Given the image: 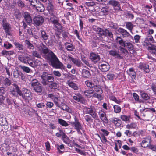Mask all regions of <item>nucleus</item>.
I'll use <instances>...</instances> for the list:
<instances>
[{"label":"nucleus","instance_id":"obj_16","mask_svg":"<svg viewBox=\"0 0 156 156\" xmlns=\"http://www.w3.org/2000/svg\"><path fill=\"white\" fill-rule=\"evenodd\" d=\"M69 58L74 65L78 67H81L83 65L81 61L79 59L74 58L71 56H69Z\"/></svg>","mask_w":156,"mask_h":156},{"label":"nucleus","instance_id":"obj_3","mask_svg":"<svg viewBox=\"0 0 156 156\" xmlns=\"http://www.w3.org/2000/svg\"><path fill=\"white\" fill-rule=\"evenodd\" d=\"M74 122H70V123L74 129L76 130L78 134L82 135L83 133L84 132V126L79 122L78 119L76 116L74 117Z\"/></svg>","mask_w":156,"mask_h":156},{"label":"nucleus","instance_id":"obj_59","mask_svg":"<svg viewBox=\"0 0 156 156\" xmlns=\"http://www.w3.org/2000/svg\"><path fill=\"white\" fill-rule=\"evenodd\" d=\"M53 74V75L55 76H56L57 77H60L61 75V73L59 72V71L57 70L55 71L54 70L52 72Z\"/></svg>","mask_w":156,"mask_h":156},{"label":"nucleus","instance_id":"obj_38","mask_svg":"<svg viewBox=\"0 0 156 156\" xmlns=\"http://www.w3.org/2000/svg\"><path fill=\"white\" fill-rule=\"evenodd\" d=\"M140 94L142 98L144 99L147 100L150 98V97L148 94L143 91H141L140 92Z\"/></svg>","mask_w":156,"mask_h":156},{"label":"nucleus","instance_id":"obj_49","mask_svg":"<svg viewBox=\"0 0 156 156\" xmlns=\"http://www.w3.org/2000/svg\"><path fill=\"white\" fill-rule=\"evenodd\" d=\"M64 147L63 144L58 146L57 149L59 154H62L64 152V151L62 150H64Z\"/></svg>","mask_w":156,"mask_h":156},{"label":"nucleus","instance_id":"obj_29","mask_svg":"<svg viewBox=\"0 0 156 156\" xmlns=\"http://www.w3.org/2000/svg\"><path fill=\"white\" fill-rule=\"evenodd\" d=\"M67 84L69 86L75 90H77L78 87L77 85L72 81L68 82Z\"/></svg>","mask_w":156,"mask_h":156},{"label":"nucleus","instance_id":"obj_42","mask_svg":"<svg viewBox=\"0 0 156 156\" xmlns=\"http://www.w3.org/2000/svg\"><path fill=\"white\" fill-rule=\"evenodd\" d=\"M40 53L37 51H33L32 52V55L33 56L35 57L40 58L41 57V54L42 55V54H41L40 51Z\"/></svg>","mask_w":156,"mask_h":156},{"label":"nucleus","instance_id":"obj_33","mask_svg":"<svg viewBox=\"0 0 156 156\" xmlns=\"http://www.w3.org/2000/svg\"><path fill=\"white\" fill-rule=\"evenodd\" d=\"M93 88L94 89V91H95L98 93H103V90L100 86L95 85Z\"/></svg>","mask_w":156,"mask_h":156},{"label":"nucleus","instance_id":"obj_23","mask_svg":"<svg viewBox=\"0 0 156 156\" xmlns=\"http://www.w3.org/2000/svg\"><path fill=\"white\" fill-rule=\"evenodd\" d=\"M108 4L110 5L113 6L114 7H118L119 9L121 10V9L120 7V4L117 1L114 0H110L108 2Z\"/></svg>","mask_w":156,"mask_h":156},{"label":"nucleus","instance_id":"obj_26","mask_svg":"<svg viewBox=\"0 0 156 156\" xmlns=\"http://www.w3.org/2000/svg\"><path fill=\"white\" fill-rule=\"evenodd\" d=\"M151 46H148L147 49L149 51V52L152 54H156V46L154 45L150 44Z\"/></svg>","mask_w":156,"mask_h":156},{"label":"nucleus","instance_id":"obj_27","mask_svg":"<svg viewBox=\"0 0 156 156\" xmlns=\"http://www.w3.org/2000/svg\"><path fill=\"white\" fill-rule=\"evenodd\" d=\"M41 35L42 37V39L44 41H46L48 39V35L46 33L45 31L41 30Z\"/></svg>","mask_w":156,"mask_h":156},{"label":"nucleus","instance_id":"obj_56","mask_svg":"<svg viewBox=\"0 0 156 156\" xmlns=\"http://www.w3.org/2000/svg\"><path fill=\"white\" fill-rule=\"evenodd\" d=\"M66 9L68 10H73L74 8L73 7V4L70 3H68L66 4Z\"/></svg>","mask_w":156,"mask_h":156},{"label":"nucleus","instance_id":"obj_15","mask_svg":"<svg viewBox=\"0 0 156 156\" xmlns=\"http://www.w3.org/2000/svg\"><path fill=\"white\" fill-rule=\"evenodd\" d=\"M90 59L93 62L96 63L100 60V57L98 55L92 52L90 53Z\"/></svg>","mask_w":156,"mask_h":156},{"label":"nucleus","instance_id":"obj_43","mask_svg":"<svg viewBox=\"0 0 156 156\" xmlns=\"http://www.w3.org/2000/svg\"><path fill=\"white\" fill-rule=\"evenodd\" d=\"M14 44L16 48L20 50H23V46L18 42H14Z\"/></svg>","mask_w":156,"mask_h":156},{"label":"nucleus","instance_id":"obj_18","mask_svg":"<svg viewBox=\"0 0 156 156\" xmlns=\"http://www.w3.org/2000/svg\"><path fill=\"white\" fill-rule=\"evenodd\" d=\"M109 121L113 123L116 126L119 127L122 124V121L117 118L113 117L109 119Z\"/></svg>","mask_w":156,"mask_h":156},{"label":"nucleus","instance_id":"obj_64","mask_svg":"<svg viewBox=\"0 0 156 156\" xmlns=\"http://www.w3.org/2000/svg\"><path fill=\"white\" fill-rule=\"evenodd\" d=\"M18 6L21 8H22L24 6V4L21 0H19L17 2Z\"/></svg>","mask_w":156,"mask_h":156},{"label":"nucleus","instance_id":"obj_52","mask_svg":"<svg viewBox=\"0 0 156 156\" xmlns=\"http://www.w3.org/2000/svg\"><path fill=\"white\" fill-rule=\"evenodd\" d=\"M81 59L82 62L87 66H89L90 64L87 61V57H85L84 55H81Z\"/></svg>","mask_w":156,"mask_h":156},{"label":"nucleus","instance_id":"obj_20","mask_svg":"<svg viewBox=\"0 0 156 156\" xmlns=\"http://www.w3.org/2000/svg\"><path fill=\"white\" fill-rule=\"evenodd\" d=\"M23 15L24 18L26 22L27 23H30L32 22V18L30 14L27 12H24L23 14Z\"/></svg>","mask_w":156,"mask_h":156},{"label":"nucleus","instance_id":"obj_10","mask_svg":"<svg viewBox=\"0 0 156 156\" xmlns=\"http://www.w3.org/2000/svg\"><path fill=\"white\" fill-rule=\"evenodd\" d=\"M21 96L25 100L29 101L32 99L31 92L28 90L27 89L24 90L23 93L21 91Z\"/></svg>","mask_w":156,"mask_h":156},{"label":"nucleus","instance_id":"obj_61","mask_svg":"<svg viewBox=\"0 0 156 156\" xmlns=\"http://www.w3.org/2000/svg\"><path fill=\"white\" fill-rule=\"evenodd\" d=\"M140 38V36L138 35H136L134 37V39L136 43L139 42V40Z\"/></svg>","mask_w":156,"mask_h":156},{"label":"nucleus","instance_id":"obj_1","mask_svg":"<svg viewBox=\"0 0 156 156\" xmlns=\"http://www.w3.org/2000/svg\"><path fill=\"white\" fill-rule=\"evenodd\" d=\"M37 48L38 51L42 54L43 57L51 62L53 67L59 69L63 66V64L59 61L55 53L43 43H41Z\"/></svg>","mask_w":156,"mask_h":156},{"label":"nucleus","instance_id":"obj_48","mask_svg":"<svg viewBox=\"0 0 156 156\" xmlns=\"http://www.w3.org/2000/svg\"><path fill=\"white\" fill-rule=\"evenodd\" d=\"M84 119L87 122L90 123L91 122H93V119L89 115H86L84 116Z\"/></svg>","mask_w":156,"mask_h":156},{"label":"nucleus","instance_id":"obj_21","mask_svg":"<svg viewBox=\"0 0 156 156\" xmlns=\"http://www.w3.org/2000/svg\"><path fill=\"white\" fill-rule=\"evenodd\" d=\"M118 32L121 33L124 37H127L131 36L130 34L126 30L122 28H119L118 30Z\"/></svg>","mask_w":156,"mask_h":156},{"label":"nucleus","instance_id":"obj_46","mask_svg":"<svg viewBox=\"0 0 156 156\" xmlns=\"http://www.w3.org/2000/svg\"><path fill=\"white\" fill-rule=\"evenodd\" d=\"M36 9L39 12H42L44 10V6L42 4H40L38 6H36Z\"/></svg>","mask_w":156,"mask_h":156},{"label":"nucleus","instance_id":"obj_47","mask_svg":"<svg viewBox=\"0 0 156 156\" xmlns=\"http://www.w3.org/2000/svg\"><path fill=\"white\" fill-rule=\"evenodd\" d=\"M147 147H148L149 149L153 151H156V145L151 144L150 141H149V143L147 144Z\"/></svg>","mask_w":156,"mask_h":156},{"label":"nucleus","instance_id":"obj_28","mask_svg":"<svg viewBox=\"0 0 156 156\" xmlns=\"http://www.w3.org/2000/svg\"><path fill=\"white\" fill-rule=\"evenodd\" d=\"M2 83L5 86H10L11 84V81L8 78L6 77L2 81Z\"/></svg>","mask_w":156,"mask_h":156},{"label":"nucleus","instance_id":"obj_13","mask_svg":"<svg viewBox=\"0 0 156 156\" xmlns=\"http://www.w3.org/2000/svg\"><path fill=\"white\" fill-rule=\"evenodd\" d=\"M14 88L13 90L11 91V94L15 97H17L18 94L21 96V91L17 85L14 84Z\"/></svg>","mask_w":156,"mask_h":156},{"label":"nucleus","instance_id":"obj_63","mask_svg":"<svg viewBox=\"0 0 156 156\" xmlns=\"http://www.w3.org/2000/svg\"><path fill=\"white\" fill-rule=\"evenodd\" d=\"M4 46L6 49H9L12 47V45L10 43L4 44Z\"/></svg>","mask_w":156,"mask_h":156},{"label":"nucleus","instance_id":"obj_12","mask_svg":"<svg viewBox=\"0 0 156 156\" xmlns=\"http://www.w3.org/2000/svg\"><path fill=\"white\" fill-rule=\"evenodd\" d=\"M73 98L76 101L80 102L83 104L86 105L87 103L86 101L80 94H75V95L73 96Z\"/></svg>","mask_w":156,"mask_h":156},{"label":"nucleus","instance_id":"obj_17","mask_svg":"<svg viewBox=\"0 0 156 156\" xmlns=\"http://www.w3.org/2000/svg\"><path fill=\"white\" fill-rule=\"evenodd\" d=\"M98 115L101 120L103 122H108V121L106 113L102 109L100 110L98 112Z\"/></svg>","mask_w":156,"mask_h":156},{"label":"nucleus","instance_id":"obj_39","mask_svg":"<svg viewBox=\"0 0 156 156\" xmlns=\"http://www.w3.org/2000/svg\"><path fill=\"white\" fill-rule=\"evenodd\" d=\"M58 123L62 126L65 127L68 126L69 124L67 123L66 121L60 119H58Z\"/></svg>","mask_w":156,"mask_h":156},{"label":"nucleus","instance_id":"obj_8","mask_svg":"<svg viewBox=\"0 0 156 156\" xmlns=\"http://www.w3.org/2000/svg\"><path fill=\"white\" fill-rule=\"evenodd\" d=\"M2 27L3 29L7 35H10L11 32V26L8 23L5 19H3L2 21Z\"/></svg>","mask_w":156,"mask_h":156},{"label":"nucleus","instance_id":"obj_50","mask_svg":"<svg viewBox=\"0 0 156 156\" xmlns=\"http://www.w3.org/2000/svg\"><path fill=\"white\" fill-rule=\"evenodd\" d=\"M94 92V90H86L83 92V94L86 96L90 97V94H92Z\"/></svg>","mask_w":156,"mask_h":156},{"label":"nucleus","instance_id":"obj_35","mask_svg":"<svg viewBox=\"0 0 156 156\" xmlns=\"http://www.w3.org/2000/svg\"><path fill=\"white\" fill-rule=\"evenodd\" d=\"M145 41L149 43H153L154 42L153 37L151 35H147Z\"/></svg>","mask_w":156,"mask_h":156},{"label":"nucleus","instance_id":"obj_4","mask_svg":"<svg viewBox=\"0 0 156 156\" xmlns=\"http://www.w3.org/2000/svg\"><path fill=\"white\" fill-rule=\"evenodd\" d=\"M18 59L22 62L24 64H28L31 67L34 66V63L31 58L28 55L24 56L23 55H19Z\"/></svg>","mask_w":156,"mask_h":156},{"label":"nucleus","instance_id":"obj_58","mask_svg":"<svg viewBox=\"0 0 156 156\" xmlns=\"http://www.w3.org/2000/svg\"><path fill=\"white\" fill-rule=\"evenodd\" d=\"M79 18V26L80 30H82L83 29V22L81 19V18H82V16H80Z\"/></svg>","mask_w":156,"mask_h":156},{"label":"nucleus","instance_id":"obj_7","mask_svg":"<svg viewBox=\"0 0 156 156\" xmlns=\"http://www.w3.org/2000/svg\"><path fill=\"white\" fill-rule=\"evenodd\" d=\"M36 81L31 82V87L36 92L41 93L42 90V87L40 83L37 80Z\"/></svg>","mask_w":156,"mask_h":156},{"label":"nucleus","instance_id":"obj_2","mask_svg":"<svg viewBox=\"0 0 156 156\" xmlns=\"http://www.w3.org/2000/svg\"><path fill=\"white\" fill-rule=\"evenodd\" d=\"M51 75L48 72L44 71L40 76L41 83L44 86L48 85L50 89L55 88L57 87V83L54 82V77Z\"/></svg>","mask_w":156,"mask_h":156},{"label":"nucleus","instance_id":"obj_30","mask_svg":"<svg viewBox=\"0 0 156 156\" xmlns=\"http://www.w3.org/2000/svg\"><path fill=\"white\" fill-rule=\"evenodd\" d=\"M25 44L26 46L28 49L31 50L34 49V46L29 41L27 40H26L25 41Z\"/></svg>","mask_w":156,"mask_h":156},{"label":"nucleus","instance_id":"obj_19","mask_svg":"<svg viewBox=\"0 0 156 156\" xmlns=\"http://www.w3.org/2000/svg\"><path fill=\"white\" fill-rule=\"evenodd\" d=\"M139 67L147 73H148L150 72L149 66L147 64L140 63L139 64Z\"/></svg>","mask_w":156,"mask_h":156},{"label":"nucleus","instance_id":"obj_36","mask_svg":"<svg viewBox=\"0 0 156 156\" xmlns=\"http://www.w3.org/2000/svg\"><path fill=\"white\" fill-rule=\"evenodd\" d=\"M117 43H118L121 46H123L125 42L121 37H117L115 39Z\"/></svg>","mask_w":156,"mask_h":156},{"label":"nucleus","instance_id":"obj_53","mask_svg":"<svg viewBox=\"0 0 156 156\" xmlns=\"http://www.w3.org/2000/svg\"><path fill=\"white\" fill-rule=\"evenodd\" d=\"M101 131L102 132V133H100L101 136L103 135L105 136H107L108 135L109 133V132L108 131L104 129H101Z\"/></svg>","mask_w":156,"mask_h":156},{"label":"nucleus","instance_id":"obj_14","mask_svg":"<svg viewBox=\"0 0 156 156\" xmlns=\"http://www.w3.org/2000/svg\"><path fill=\"white\" fill-rule=\"evenodd\" d=\"M98 67L99 69L102 72H107L109 70L110 68L109 64L106 62L103 63L99 64Z\"/></svg>","mask_w":156,"mask_h":156},{"label":"nucleus","instance_id":"obj_55","mask_svg":"<svg viewBox=\"0 0 156 156\" xmlns=\"http://www.w3.org/2000/svg\"><path fill=\"white\" fill-rule=\"evenodd\" d=\"M7 124L6 120L5 118H0V125L2 126L5 125Z\"/></svg>","mask_w":156,"mask_h":156},{"label":"nucleus","instance_id":"obj_24","mask_svg":"<svg viewBox=\"0 0 156 156\" xmlns=\"http://www.w3.org/2000/svg\"><path fill=\"white\" fill-rule=\"evenodd\" d=\"M65 48L69 51H72L74 49V47L72 44L66 42L64 44Z\"/></svg>","mask_w":156,"mask_h":156},{"label":"nucleus","instance_id":"obj_37","mask_svg":"<svg viewBox=\"0 0 156 156\" xmlns=\"http://www.w3.org/2000/svg\"><path fill=\"white\" fill-rule=\"evenodd\" d=\"M126 28L129 30L130 32H132L133 27V25L131 22H126Z\"/></svg>","mask_w":156,"mask_h":156},{"label":"nucleus","instance_id":"obj_6","mask_svg":"<svg viewBox=\"0 0 156 156\" xmlns=\"http://www.w3.org/2000/svg\"><path fill=\"white\" fill-rule=\"evenodd\" d=\"M86 110V113L90 115L92 117L96 120H98V117L97 113V111L94 106H90L89 107H85L84 108Z\"/></svg>","mask_w":156,"mask_h":156},{"label":"nucleus","instance_id":"obj_41","mask_svg":"<svg viewBox=\"0 0 156 156\" xmlns=\"http://www.w3.org/2000/svg\"><path fill=\"white\" fill-rule=\"evenodd\" d=\"M104 35H105L106 37H108L110 38L113 39V34L112 33L107 29L105 30Z\"/></svg>","mask_w":156,"mask_h":156},{"label":"nucleus","instance_id":"obj_44","mask_svg":"<svg viewBox=\"0 0 156 156\" xmlns=\"http://www.w3.org/2000/svg\"><path fill=\"white\" fill-rule=\"evenodd\" d=\"M120 118L123 121L128 122H130V116L122 115L121 116Z\"/></svg>","mask_w":156,"mask_h":156},{"label":"nucleus","instance_id":"obj_9","mask_svg":"<svg viewBox=\"0 0 156 156\" xmlns=\"http://www.w3.org/2000/svg\"><path fill=\"white\" fill-rule=\"evenodd\" d=\"M109 54L110 55L119 59H122L123 58V56L121 54H119V50L115 49L110 50L109 51Z\"/></svg>","mask_w":156,"mask_h":156},{"label":"nucleus","instance_id":"obj_25","mask_svg":"<svg viewBox=\"0 0 156 156\" xmlns=\"http://www.w3.org/2000/svg\"><path fill=\"white\" fill-rule=\"evenodd\" d=\"M82 75L83 77L88 78L91 76L90 72L86 69H83L82 72Z\"/></svg>","mask_w":156,"mask_h":156},{"label":"nucleus","instance_id":"obj_11","mask_svg":"<svg viewBox=\"0 0 156 156\" xmlns=\"http://www.w3.org/2000/svg\"><path fill=\"white\" fill-rule=\"evenodd\" d=\"M33 20L35 25L39 26L42 25L44 21V19L42 16L38 15L34 18Z\"/></svg>","mask_w":156,"mask_h":156},{"label":"nucleus","instance_id":"obj_62","mask_svg":"<svg viewBox=\"0 0 156 156\" xmlns=\"http://www.w3.org/2000/svg\"><path fill=\"white\" fill-rule=\"evenodd\" d=\"M20 72L18 70L14 71L13 72V76L14 78H17L19 77Z\"/></svg>","mask_w":156,"mask_h":156},{"label":"nucleus","instance_id":"obj_57","mask_svg":"<svg viewBox=\"0 0 156 156\" xmlns=\"http://www.w3.org/2000/svg\"><path fill=\"white\" fill-rule=\"evenodd\" d=\"M97 31L100 35H105V31L100 28H97Z\"/></svg>","mask_w":156,"mask_h":156},{"label":"nucleus","instance_id":"obj_60","mask_svg":"<svg viewBox=\"0 0 156 156\" xmlns=\"http://www.w3.org/2000/svg\"><path fill=\"white\" fill-rule=\"evenodd\" d=\"M85 5L88 7H92L94 6L95 4L93 2H86L85 3Z\"/></svg>","mask_w":156,"mask_h":156},{"label":"nucleus","instance_id":"obj_32","mask_svg":"<svg viewBox=\"0 0 156 156\" xmlns=\"http://www.w3.org/2000/svg\"><path fill=\"white\" fill-rule=\"evenodd\" d=\"M47 10L49 14H52L54 12V8L53 5L51 2H49L47 6Z\"/></svg>","mask_w":156,"mask_h":156},{"label":"nucleus","instance_id":"obj_51","mask_svg":"<svg viewBox=\"0 0 156 156\" xmlns=\"http://www.w3.org/2000/svg\"><path fill=\"white\" fill-rule=\"evenodd\" d=\"M85 84L87 87H90L91 88H93L95 85L92 82L88 80L85 81Z\"/></svg>","mask_w":156,"mask_h":156},{"label":"nucleus","instance_id":"obj_45","mask_svg":"<svg viewBox=\"0 0 156 156\" xmlns=\"http://www.w3.org/2000/svg\"><path fill=\"white\" fill-rule=\"evenodd\" d=\"M20 67L23 71L26 73H29L32 71L31 69L28 67L24 66H21Z\"/></svg>","mask_w":156,"mask_h":156},{"label":"nucleus","instance_id":"obj_34","mask_svg":"<svg viewBox=\"0 0 156 156\" xmlns=\"http://www.w3.org/2000/svg\"><path fill=\"white\" fill-rule=\"evenodd\" d=\"M137 124L136 122H132L126 125V128L127 129H135L137 127Z\"/></svg>","mask_w":156,"mask_h":156},{"label":"nucleus","instance_id":"obj_54","mask_svg":"<svg viewBox=\"0 0 156 156\" xmlns=\"http://www.w3.org/2000/svg\"><path fill=\"white\" fill-rule=\"evenodd\" d=\"M114 111L116 113H119L121 111V108L118 105H115L113 106Z\"/></svg>","mask_w":156,"mask_h":156},{"label":"nucleus","instance_id":"obj_40","mask_svg":"<svg viewBox=\"0 0 156 156\" xmlns=\"http://www.w3.org/2000/svg\"><path fill=\"white\" fill-rule=\"evenodd\" d=\"M148 140H149V141L151 142V138H146L145 139L143 140L141 144V147L144 148L147 147V145H146L145 144L147 143V141Z\"/></svg>","mask_w":156,"mask_h":156},{"label":"nucleus","instance_id":"obj_5","mask_svg":"<svg viewBox=\"0 0 156 156\" xmlns=\"http://www.w3.org/2000/svg\"><path fill=\"white\" fill-rule=\"evenodd\" d=\"M50 14L51 15L50 20L53 24L54 27L58 31L60 32L62 29V27L61 24L59 23V20L54 14V12H52V14Z\"/></svg>","mask_w":156,"mask_h":156},{"label":"nucleus","instance_id":"obj_22","mask_svg":"<svg viewBox=\"0 0 156 156\" xmlns=\"http://www.w3.org/2000/svg\"><path fill=\"white\" fill-rule=\"evenodd\" d=\"M122 46L126 48L129 51L132 50L133 49V44L128 41H125Z\"/></svg>","mask_w":156,"mask_h":156},{"label":"nucleus","instance_id":"obj_31","mask_svg":"<svg viewBox=\"0 0 156 156\" xmlns=\"http://www.w3.org/2000/svg\"><path fill=\"white\" fill-rule=\"evenodd\" d=\"M62 140L63 142L67 144H69L70 143V140L67 136L64 133L62 134Z\"/></svg>","mask_w":156,"mask_h":156}]
</instances>
